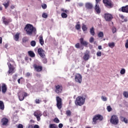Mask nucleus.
<instances>
[{
    "instance_id": "51",
    "label": "nucleus",
    "mask_w": 128,
    "mask_h": 128,
    "mask_svg": "<svg viewBox=\"0 0 128 128\" xmlns=\"http://www.w3.org/2000/svg\"><path fill=\"white\" fill-rule=\"evenodd\" d=\"M42 6V8L44 9V10H46V4H44Z\"/></svg>"
},
{
    "instance_id": "42",
    "label": "nucleus",
    "mask_w": 128,
    "mask_h": 128,
    "mask_svg": "<svg viewBox=\"0 0 128 128\" xmlns=\"http://www.w3.org/2000/svg\"><path fill=\"white\" fill-rule=\"evenodd\" d=\"M42 61L44 64H46L48 62V60L44 57L42 58Z\"/></svg>"
},
{
    "instance_id": "39",
    "label": "nucleus",
    "mask_w": 128,
    "mask_h": 128,
    "mask_svg": "<svg viewBox=\"0 0 128 128\" xmlns=\"http://www.w3.org/2000/svg\"><path fill=\"white\" fill-rule=\"evenodd\" d=\"M106 110H107L108 112H112V108L110 106H107Z\"/></svg>"
},
{
    "instance_id": "63",
    "label": "nucleus",
    "mask_w": 128,
    "mask_h": 128,
    "mask_svg": "<svg viewBox=\"0 0 128 128\" xmlns=\"http://www.w3.org/2000/svg\"><path fill=\"white\" fill-rule=\"evenodd\" d=\"M8 44H6L5 45H4V48H8Z\"/></svg>"
},
{
    "instance_id": "22",
    "label": "nucleus",
    "mask_w": 128,
    "mask_h": 128,
    "mask_svg": "<svg viewBox=\"0 0 128 128\" xmlns=\"http://www.w3.org/2000/svg\"><path fill=\"white\" fill-rule=\"evenodd\" d=\"M10 0H6V1L2 4V5L4 6L6 9L10 6Z\"/></svg>"
},
{
    "instance_id": "14",
    "label": "nucleus",
    "mask_w": 128,
    "mask_h": 128,
    "mask_svg": "<svg viewBox=\"0 0 128 128\" xmlns=\"http://www.w3.org/2000/svg\"><path fill=\"white\" fill-rule=\"evenodd\" d=\"M38 52L41 58H45L46 54H44V50H42V48H38Z\"/></svg>"
},
{
    "instance_id": "41",
    "label": "nucleus",
    "mask_w": 128,
    "mask_h": 128,
    "mask_svg": "<svg viewBox=\"0 0 128 128\" xmlns=\"http://www.w3.org/2000/svg\"><path fill=\"white\" fill-rule=\"evenodd\" d=\"M120 74H126V69L122 68L120 71Z\"/></svg>"
},
{
    "instance_id": "5",
    "label": "nucleus",
    "mask_w": 128,
    "mask_h": 128,
    "mask_svg": "<svg viewBox=\"0 0 128 128\" xmlns=\"http://www.w3.org/2000/svg\"><path fill=\"white\" fill-rule=\"evenodd\" d=\"M28 96V93L24 92H20L18 94V98L20 102L24 100V98H26Z\"/></svg>"
},
{
    "instance_id": "54",
    "label": "nucleus",
    "mask_w": 128,
    "mask_h": 128,
    "mask_svg": "<svg viewBox=\"0 0 128 128\" xmlns=\"http://www.w3.org/2000/svg\"><path fill=\"white\" fill-rule=\"evenodd\" d=\"M62 126H64V124H59L58 127L59 128H62Z\"/></svg>"
},
{
    "instance_id": "44",
    "label": "nucleus",
    "mask_w": 128,
    "mask_h": 128,
    "mask_svg": "<svg viewBox=\"0 0 128 128\" xmlns=\"http://www.w3.org/2000/svg\"><path fill=\"white\" fill-rule=\"evenodd\" d=\"M42 17L44 18H48V14L46 13H43L42 14Z\"/></svg>"
},
{
    "instance_id": "50",
    "label": "nucleus",
    "mask_w": 128,
    "mask_h": 128,
    "mask_svg": "<svg viewBox=\"0 0 128 128\" xmlns=\"http://www.w3.org/2000/svg\"><path fill=\"white\" fill-rule=\"evenodd\" d=\"M80 43H77L75 45V48H80Z\"/></svg>"
},
{
    "instance_id": "23",
    "label": "nucleus",
    "mask_w": 128,
    "mask_h": 128,
    "mask_svg": "<svg viewBox=\"0 0 128 128\" xmlns=\"http://www.w3.org/2000/svg\"><path fill=\"white\" fill-rule=\"evenodd\" d=\"M95 10L96 14H100V6L98 5V4H96Z\"/></svg>"
},
{
    "instance_id": "49",
    "label": "nucleus",
    "mask_w": 128,
    "mask_h": 128,
    "mask_svg": "<svg viewBox=\"0 0 128 128\" xmlns=\"http://www.w3.org/2000/svg\"><path fill=\"white\" fill-rule=\"evenodd\" d=\"M35 102H36V104H40V102H42V100H40L38 99H36L35 100Z\"/></svg>"
},
{
    "instance_id": "28",
    "label": "nucleus",
    "mask_w": 128,
    "mask_h": 128,
    "mask_svg": "<svg viewBox=\"0 0 128 128\" xmlns=\"http://www.w3.org/2000/svg\"><path fill=\"white\" fill-rule=\"evenodd\" d=\"M49 128H58V125L54 124H50L48 126Z\"/></svg>"
},
{
    "instance_id": "48",
    "label": "nucleus",
    "mask_w": 128,
    "mask_h": 128,
    "mask_svg": "<svg viewBox=\"0 0 128 128\" xmlns=\"http://www.w3.org/2000/svg\"><path fill=\"white\" fill-rule=\"evenodd\" d=\"M112 32H113V34H114L115 32H116V28H114V27H113L112 28Z\"/></svg>"
},
{
    "instance_id": "59",
    "label": "nucleus",
    "mask_w": 128,
    "mask_h": 128,
    "mask_svg": "<svg viewBox=\"0 0 128 128\" xmlns=\"http://www.w3.org/2000/svg\"><path fill=\"white\" fill-rule=\"evenodd\" d=\"M96 4H98L100 3V0H96Z\"/></svg>"
},
{
    "instance_id": "19",
    "label": "nucleus",
    "mask_w": 128,
    "mask_h": 128,
    "mask_svg": "<svg viewBox=\"0 0 128 128\" xmlns=\"http://www.w3.org/2000/svg\"><path fill=\"white\" fill-rule=\"evenodd\" d=\"M85 6L87 10H92V8H94V6L92 5V4L90 2H86L85 4Z\"/></svg>"
},
{
    "instance_id": "9",
    "label": "nucleus",
    "mask_w": 128,
    "mask_h": 128,
    "mask_svg": "<svg viewBox=\"0 0 128 128\" xmlns=\"http://www.w3.org/2000/svg\"><path fill=\"white\" fill-rule=\"evenodd\" d=\"M103 2L105 4L106 8H112V0H103Z\"/></svg>"
},
{
    "instance_id": "16",
    "label": "nucleus",
    "mask_w": 128,
    "mask_h": 128,
    "mask_svg": "<svg viewBox=\"0 0 128 128\" xmlns=\"http://www.w3.org/2000/svg\"><path fill=\"white\" fill-rule=\"evenodd\" d=\"M83 60H90V51L88 50H86L83 56Z\"/></svg>"
},
{
    "instance_id": "33",
    "label": "nucleus",
    "mask_w": 128,
    "mask_h": 128,
    "mask_svg": "<svg viewBox=\"0 0 128 128\" xmlns=\"http://www.w3.org/2000/svg\"><path fill=\"white\" fill-rule=\"evenodd\" d=\"M61 16L62 18H68V14L64 12L62 13Z\"/></svg>"
},
{
    "instance_id": "53",
    "label": "nucleus",
    "mask_w": 128,
    "mask_h": 128,
    "mask_svg": "<svg viewBox=\"0 0 128 128\" xmlns=\"http://www.w3.org/2000/svg\"><path fill=\"white\" fill-rule=\"evenodd\" d=\"M28 42V39L26 38H22L23 42Z\"/></svg>"
},
{
    "instance_id": "11",
    "label": "nucleus",
    "mask_w": 128,
    "mask_h": 128,
    "mask_svg": "<svg viewBox=\"0 0 128 128\" xmlns=\"http://www.w3.org/2000/svg\"><path fill=\"white\" fill-rule=\"evenodd\" d=\"M34 116L36 118L37 120L40 122V116H42V112H40V111L37 110L34 112Z\"/></svg>"
},
{
    "instance_id": "64",
    "label": "nucleus",
    "mask_w": 128,
    "mask_h": 128,
    "mask_svg": "<svg viewBox=\"0 0 128 128\" xmlns=\"http://www.w3.org/2000/svg\"><path fill=\"white\" fill-rule=\"evenodd\" d=\"M98 50H102V46H98Z\"/></svg>"
},
{
    "instance_id": "12",
    "label": "nucleus",
    "mask_w": 128,
    "mask_h": 128,
    "mask_svg": "<svg viewBox=\"0 0 128 128\" xmlns=\"http://www.w3.org/2000/svg\"><path fill=\"white\" fill-rule=\"evenodd\" d=\"M104 18L106 22H110V20H112V15L108 13L105 14Z\"/></svg>"
},
{
    "instance_id": "21",
    "label": "nucleus",
    "mask_w": 128,
    "mask_h": 128,
    "mask_svg": "<svg viewBox=\"0 0 128 128\" xmlns=\"http://www.w3.org/2000/svg\"><path fill=\"white\" fill-rule=\"evenodd\" d=\"M8 88H6V85L4 84H2V92L3 94H6V90Z\"/></svg>"
},
{
    "instance_id": "25",
    "label": "nucleus",
    "mask_w": 128,
    "mask_h": 128,
    "mask_svg": "<svg viewBox=\"0 0 128 128\" xmlns=\"http://www.w3.org/2000/svg\"><path fill=\"white\" fill-rule=\"evenodd\" d=\"M0 110H4V102L0 100Z\"/></svg>"
},
{
    "instance_id": "57",
    "label": "nucleus",
    "mask_w": 128,
    "mask_h": 128,
    "mask_svg": "<svg viewBox=\"0 0 128 128\" xmlns=\"http://www.w3.org/2000/svg\"><path fill=\"white\" fill-rule=\"evenodd\" d=\"M34 128H40V126H38V124H36L34 126Z\"/></svg>"
},
{
    "instance_id": "26",
    "label": "nucleus",
    "mask_w": 128,
    "mask_h": 128,
    "mask_svg": "<svg viewBox=\"0 0 128 128\" xmlns=\"http://www.w3.org/2000/svg\"><path fill=\"white\" fill-rule=\"evenodd\" d=\"M39 40L41 46H44V38H42V36H40Z\"/></svg>"
},
{
    "instance_id": "27",
    "label": "nucleus",
    "mask_w": 128,
    "mask_h": 128,
    "mask_svg": "<svg viewBox=\"0 0 128 128\" xmlns=\"http://www.w3.org/2000/svg\"><path fill=\"white\" fill-rule=\"evenodd\" d=\"M20 38V33L17 32L14 36V40L16 42H18V39Z\"/></svg>"
},
{
    "instance_id": "15",
    "label": "nucleus",
    "mask_w": 128,
    "mask_h": 128,
    "mask_svg": "<svg viewBox=\"0 0 128 128\" xmlns=\"http://www.w3.org/2000/svg\"><path fill=\"white\" fill-rule=\"evenodd\" d=\"M119 12H126L128 14V5L122 6L121 8L118 9Z\"/></svg>"
},
{
    "instance_id": "62",
    "label": "nucleus",
    "mask_w": 128,
    "mask_h": 128,
    "mask_svg": "<svg viewBox=\"0 0 128 128\" xmlns=\"http://www.w3.org/2000/svg\"><path fill=\"white\" fill-rule=\"evenodd\" d=\"M69 122H70L71 124L72 123V118H70L69 119Z\"/></svg>"
},
{
    "instance_id": "38",
    "label": "nucleus",
    "mask_w": 128,
    "mask_h": 128,
    "mask_svg": "<svg viewBox=\"0 0 128 128\" xmlns=\"http://www.w3.org/2000/svg\"><path fill=\"white\" fill-rule=\"evenodd\" d=\"M98 36L99 38H103L104 37V32H99V33L98 34Z\"/></svg>"
},
{
    "instance_id": "10",
    "label": "nucleus",
    "mask_w": 128,
    "mask_h": 128,
    "mask_svg": "<svg viewBox=\"0 0 128 128\" xmlns=\"http://www.w3.org/2000/svg\"><path fill=\"white\" fill-rule=\"evenodd\" d=\"M102 120V116H100V114H98L97 116H95L92 119V122L94 124H96V120Z\"/></svg>"
},
{
    "instance_id": "18",
    "label": "nucleus",
    "mask_w": 128,
    "mask_h": 128,
    "mask_svg": "<svg viewBox=\"0 0 128 128\" xmlns=\"http://www.w3.org/2000/svg\"><path fill=\"white\" fill-rule=\"evenodd\" d=\"M34 66L36 72H42V66H38L36 64H34Z\"/></svg>"
},
{
    "instance_id": "20",
    "label": "nucleus",
    "mask_w": 128,
    "mask_h": 128,
    "mask_svg": "<svg viewBox=\"0 0 128 128\" xmlns=\"http://www.w3.org/2000/svg\"><path fill=\"white\" fill-rule=\"evenodd\" d=\"M80 44L84 46H88V42L84 40V38H80Z\"/></svg>"
},
{
    "instance_id": "56",
    "label": "nucleus",
    "mask_w": 128,
    "mask_h": 128,
    "mask_svg": "<svg viewBox=\"0 0 128 128\" xmlns=\"http://www.w3.org/2000/svg\"><path fill=\"white\" fill-rule=\"evenodd\" d=\"M34 128V126H32V125L29 124L28 126L26 127V128Z\"/></svg>"
},
{
    "instance_id": "46",
    "label": "nucleus",
    "mask_w": 128,
    "mask_h": 128,
    "mask_svg": "<svg viewBox=\"0 0 128 128\" xmlns=\"http://www.w3.org/2000/svg\"><path fill=\"white\" fill-rule=\"evenodd\" d=\"M54 122H56V124H60V120H58V118H56L54 119Z\"/></svg>"
},
{
    "instance_id": "6",
    "label": "nucleus",
    "mask_w": 128,
    "mask_h": 128,
    "mask_svg": "<svg viewBox=\"0 0 128 128\" xmlns=\"http://www.w3.org/2000/svg\"><path fill=\"white\" fill-rule=\"evenodd\" d=\"M74 80L78 84H81L82 82V74H76L75 75Z\"/></svg>"
},
{
    "instance_id": "7",
    "label": "nucleus",
    "mask_w": 128,
    "mask_h": 128,
    "mask_svg": "<svg viewBox=\"0 0 128 128\" xmlns=\"http://www.w3.org/2000/svg\"><path fill=\"white\" fill-rule=\"evenodd\" d=\"M56 106L58 110H60L62 108V99L60 96L56 97Z\"/></svg>"
},
{
    "instance_id": "3",
    "label": "nucleus",
    "mask_w": 128,
    "mask_h": 128,
    "mask_svg": "<svg viewBox=\"0 0 128 128\" xmlns=\"http://www.w3.org/2000/svg\"><path fill=\"white\" fill-rule=\"evenodd\" d=\"M8 68H9L7 74L8 76L10 74H14L16 72V68L14 67V66L10 62L8 63Z\"/></svg>"
},
{
    "instance_id": "45",
    "label": "nucleus",
    "mask_w": 128,
    "mask_h": 128,
    "mask_svg": "<svg viewBox=\"0 0 128 128\" xmlns=\"http://www.w3.org/2000/svg\"><path fill=\"white\" fill-rule=\"evenodd\" d=\"M89 41L90 44H92V42H94V37H90Z\"/></svg>"
},
{
    "instance_id": "32",
    "label": "nucleus",
    "mask_w": 128,
    "mask_h": 128,
    "mask_svg": "<svg viewBox=\"0 0 128 128\" xmlns=\"http://www.w3.org/2000/svg\"><path fill=\"white\" fill-rule=\"evenodd\" d=\"M82 30L83 32H86V30H88V28H86V26L84 24H82Z\"/></svg>"
},
{
    "instance_id": "13",
    "label": "nucleus",
    "mask_w": 128,
    "mask_h": 128,
    "mask_svg": "<svg viewBox=\"0 0 128 128\" xmlns=\"http://www.w3.org/2000/svg\"><path fill=\"white\" fill-rule=\"evenodd\" d=\"M55 88V92L56 94H60L62 92V86L61 85L56 86Z\"/></svg>"
},
{
    "instance_id": "58",
    "label": "nucleus",
    "mask_w": 128,
    "mask_h": 128,
    "mask_svg": "<svg viewBox=\"0 0 128 128\" xmlns=\"http://www.w3.org/2000/svg\"><path fill=\"white\" fill-rule=\"evenodd\" d=\"M26 76L28 77L30 76V72H27L26 74Z\"/></svg>"
},
{
    "instance_id": "52",
    "label": "nucleus",
    "mask_w": 128,
    "mask_h": 128,
    "mask_svg": "<svg viewBox=\"0 0 128 128\" xmlns=\"http://www.w3.org/2000/svg\"><path fill=\"white\" fill-rule=\"evenodd\" d=\"M125 48H128V40H126V44H125Z\"/></svg>"
},
{
    "instance_id": "60",
    "label": "nucleus",
    "mask_w": 128,
    "mask_h": 128,
    "mask_svg": "<svg viewBox=\"0 0 128 128\" xmlns=\"http://www.w3.org/2000/svg\"><path fill=\"white\" fill-rule=\"evenodd\" d=\"M78 6H84V4L82 3H78Z\"/></svg>"
},
{
    "instance_id": "30",
    "label": "nucleus",
    "mask_w": 128,
    "mask_h": 128,
    "mask_svg": "<svg viewBox=\"0 0 128 128\" xmlns=\"http://www.w3.org/2000/svg\"><path fill=\"white\" fill-rule=\"evenodd\" d=\"M108 46L111 48H114V42H112L108 43Z\"/></svg>"
},
{
    "instance_id": "29",
    "label": "nucleus",
    "mask_w": 128,
    "mask_h": 128,
    "mask_svg": "<svg viewBox=\"0 0 128 128\" xmlns=\"http://www.w3.org/2000/svg\"><path fill=\"white\" fill-rule=\"evenodd\" d=\"M28 54L30 56H31V58H34L36 56V54H34V53L32 51H28Z\"/></svg>"
},
{
    "instance_id": "55",
    "label": "nucleus",
    "mask_w": 128,
    "mask_h": 128,
    "mask_svg": "<svg viewBox=\"0 0 128 128\" xmlns=\"http://www.w3.org/2000/svg\"><path fill=\"white\" fill-rule=\"evenodd\" d=\"M18 128H24V126H22V124H20L18 126Z\"/></svg>"
},
{
    "instance_id": "34",
    "label": "nucleus",
    "mask_w": 128,
    "mask_h": 128,
    "mask_svg": "<svg viewBox=\"0 0 128 128\" xmlns=\"http://www.w3.org/2000/svg\"><path fill=\"white\" fill-rule=\"evenodd\" d=\"M121 120H122V121L125 122V124H128V120L126 119V118L124 117H122Z\"/></svg>"
},
{
    "instance_id": "31",
    "label": "nucleus",
    "mask_w": 128,
    "mask_h": 128,
    "mask_svg": "<svg viewBox=\"0 0 128 128\" xmlns=\"http://www.w3.org/2000/svg\"><path fill=\"white\" fill-rule=\"evenodd\" d=\"M90 34L92 36H94V27L90 29Z\"/></svg>"
},
{
    "instance_id": "35",
    "label": "nucleus",
    "mask_w": 128,
    "mask_h": 128,
    "mask_svg": "<svg viewBox=\"0 0 128 128\" xmlns=\"http://www.w3.org/2000/svg\"><path fill=\"white\" fill-rule=\"evenodd\" d=\"M77 30H80V24H77L75 26Z\"/></svg>"
},
{
    "instance_id": "40",
    "label": "nucleus",
    "mask_w": 128,
    "mask_h": 128,
    "mask_svg": "<svg viewBox=\"0 0 128 128\" xmlns=\"http://www.w3.org/2000/svg\"><path fill=\"white\" fill-rule=\"evenodd\" d=\"M30 44L32 46H36V41L32 40L30 42Z\"/></svg>"
},
{
    "instance_id": "47",
    "label": "nucleus",
    "mask_w": 128,
    "mask_h": 128,
    "mask_svg": "<svg viewBox=\"0 0 128 128\" xmlns=\"http://www.w3.org/2000/svg\"><path fill=\"white\" fill-rule=\"evenodd\" d=\"M97 56H102V52L100 51H98L96 52Z\"/></svg>"
},
{
    "instance_id": "24",
    "label": "nucleus",
    "mask_w": 128,
    "mask_h": 128,
    "mask_svg": "<svg viewBox=\"0 0 128 128\" xmlns=\"http://www.w3.org/2000/svg\"><path fill=\"white\" fill-rule=\"evenodd\" d=\"M119 17L122 20V22H128L126 18L124 17L122 14H119Z\"/></svg>"
},
{
    "instance_id": "1",
    "label": "nucleus",
    "mask_w": 128,
    "mask_h": 128,
    "mask_svg": "<svg viewBox=\"0 0 128 128\" xmlns=\"http://www.w3.org/2000/svg\"><path fill=\"white\" fill-rule=\"evenodd\" d=\"M24 30L28 36H32V34L36 36V28L30 24H27Z\"/></svg>"
},
{
    "instance_id": "2",
    "label": "nucleus",
    "mask_w": 128,
    "mask_h": 128,
    "mask_svg": "<svg viewBox=\"0 0 128 128\" xmlns=\"http://www.w3.org/2000/svg\"><path fill=\"white\" fill-rule=\"evenodd\" d=\"M86 102V97L78 96L75 100V104L76 106H82L84 104V102Z\"/></svg>"
},
{
    "instance_id": "61",
    "label": "nucleus",
    "mask_w": 128,
    "mask_h": 128,
    "mask_svg": "<svg viewBox=\"0 0 128 128\" xmlns=\"http://www.w3.org/2000/svg\"><path fill=\"white\" fill-rule=\"evenodd\" d=\"M2 44V38L0 37V44Z\"/></svg>"
},
{
    "instance_id": "36",
    "label": "nucleus",
    "mask_w": 128,
    "mask_h": 128,
    "mask_svg": "<svg viewBox=\"0 0 128 128\" xmlns=\"http://www.w3.org/2000/svg\"><path fill=\"white\" fill-rule=\"evenodd\" d=\"M123 96L124 98H128V92L126 91H125L123 92Z\"/></svg>"
},
{
    "instance_id": "37",
    "label": "nucleus",
    "mask_w": 128,
    "mask_h": 128,
    "mask_svg": "<svg viewBox=\"0 0 128 128\" xmlns=\"http://www.w3.org/2000/svg\"><path fill=\"white\" fill-rule=\"evenodd\" d=\"M66 116H70L72 115V112L70 110H66Z\"/></svg>"
},
{
    "instance_id": "17",
    "label": "nucleus",
    "mask_w": 128,
    "mask_h": 128,
    "mask_svg": "<svg viewBox=\"0 0 128 128\" xmlns=\"http://www.w3.org/2000/svg\"><path fill=\"white\" fill-rule=\"evenodd\" d=\"M1 122L2 123V126H8V119L6 118H3L1 120Z\"/></svg>"
},
{
    "instance_id": "43",
    "label": "nucleus",
    "mask_w": 128,
    "mask_h": 128,
    "mask_svg": "<svg viewBox=\"0 0 128 128\" xmlns=\"http://www.w3.org/2000/svg\"><path fill=\"white\" fill-rule=\"evenodd\" d=\"M101 98L103 102H106L108 100V98L104 96H102Z\"/></svg>"
},
{
    "instance_id": "4",
    "label": "nucleus",
    "mask_w": 128,
    "mask_h": 128,
    "mask_svg": "<svg viewBox=\"0 0 128 128\" xmlns=\"http://www.w3.org/2000/svg\"><path fill=\"white\" fill-rule=\"evenodd\" d=\"M110 122H111L112 124L116 126V124H118V117L116 115L112 116L110 120Z\"/></svg>"
},
{
    "instance_id": "8",
    "label": "nucleus",
    "mask_w": 128,
    "mask_h": 128,
    "mask_svg": "<svg viewBox=\"0 0 128 128\" xmlns=\"http://www.w3.org/2000/svg\"><path fill=\"white\" fill-rule=\"evenodd\" d=\"M2 20L5 26H8V24L12 22V18L6 19L4 16L2 17Z\"/></svg>"
}]
</instances>
